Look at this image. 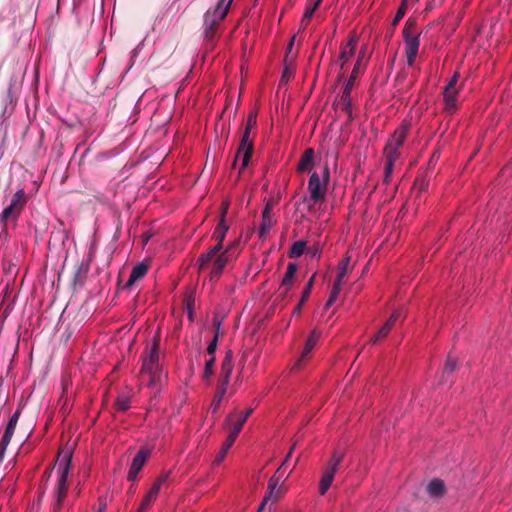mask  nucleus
Masks as SVG:
<instances>
[{
    "instance_id": "22",
    "label": "nucleus",
    "mask_w": 512,
    "mask_h": 512,
    "mask_svg": "<svg viewBox=\"0 0 512 512\" xmlns=\"http://www.w3.org/2000/svg\"><path fill=\"white\" fill-rule=\"evenodd\" d=\"M314 164V150L312 148H307L304 153L302 154L298 165H297V171L298 172H305L307 170H310Z\"/></svg>"
},
{
    "instance_id": "52",
    "label": "nucleus",
    "mask_w": 512,
    "mask_h": 512,
    "mask_svg": "<svg viewBox=\"0 0 512 512\" xmlns=\"http://www.w3.org/2000/svg\"><path fill=\"white\" fill-rule=\"evenodd\" d=\"M295 446H296V444L294 443V444L292 445V447L290 448V450H289V452H288V454H287V456H286L285 460L283 461L282 465L278 468L277 473H279V472L281 471V469L286 465V463L288 462L289 458H290V457H291V455H292V452H293V450H294Z\"/></svg>"
},
{
    "instance_id": "30",
    "label": "nucleus",
    "mask_w": 512,
    "mask_h": 512,
    "mask_svg": "<svg viewBox=\"0 0 512 512\" xmlns=\"http://www.w3.org/2000/svg\"><path fill=\"white\" fill-rule=\"evenodd\" d=\"M235 440L231 439L227 436L225 442L223 443L218 455L215 458V463L219 464L222 462L226 454L228 453L229 449L233 446Z\"/></svg>"
},
{
    "instance_id": "53",
    "label": "nucleus",
    "mask_w": 512,
    "mask_h": 512,
    "mask_svg": "<svg viewBox=\"0 0 512 512\" xmlns=\"http://www.w3.org/2000/svg\"><path fill=\"white\" fill-rule=\"evenodd\" d=\"M271 211H272V204L271 203H267L262 211V217H272L271 216Z\"/></svg>"
},
{
    "instance_id": "25",
    "label": "nucleus",
    "mask_w": 512,
    "mask_h": 512,
    "mask_svg": "<svg viewBox=\"0 0 512 512\" xmlns=\"http://www.w3.org/2000/svg\"><path fill=\"white\" fill-rule=\"evenodd\" d=\"M350 262H351V257L350 256H346L345 258H343L341 260V262L338 265V274H337V278L336 279L343 281V278L350 271Z\"/></svg>"
},
{
    "instance_id": "27",
    "label": "nucleus",
    "mask_w": 512,
    "mask_h": 512,
    "mask_svg": "<svg viewBox=\"0 0 512 512\" xmlns=\"http://www.w3.org/2000/svg\"><path fill=\"white\" fill-rule=\"evenodd\" d=\"M25 203H26L25 192L23 189H20L13 195L10 205H12V207H16L17 209H19L21 211L23 209V207L25 206Z\"/></svg>"
},
{
    "instance_id": "36",
    "label": "nucleus",
    "mask_w": 512,
    "mask_h": 512,
    "mask_svg": "<svg viewBox=\"0 0 512 512\" xmlns=\"http://www.w3.org/2000/svg\"><path fill=\"white\" fill-rule=\"evenodd\" d=\"M274 223L275 221L273 220L272 217H262V222L259 231L260 237H264L270 231Z\"/></svg>"
},
{
    "instance_id": "34",
    "label": "nucleus",
    "mask_w": 512,
    "mask_h": 512,
    "mask_svg": "<svg viewBox=\"0 0 512 512\" xmlns=\"http://www.w3.org/2000/svg\"><path fill=\"white\" fill-rule=\"evenodd\" d=\"M13 435L4 431L0 440V463L3 461L8 445L11 442Z\"/></svg>"
},
{
    "instance_id": "57",
    "label": "nucleus",
    "mask_w": 512,
    "mask_h": 512,
    "mask_svg": "<svg viewBox=\"0 0 512 512\" xmlns=\"http://www.w3.org/2000/svg\"><path fill=\"white\" fill-rule=\"evenodd\" d=\"M303 305H304V303H302V299H300L299 303L293 310V315L299 314L302 310Z\"/></svg>"
},
{
    "instance_id": "12",
    "label": "nucleus",
    "mask_w": 512,
    "mask_h": 512,
    "mask_svg": "<svg viewBox=\"0 0 512 512\" xmlns=\"http://www.w3.org/2000/svg\"><path fill=\"white\" fill-rule=\"evenodd\" d=\"M229 253L230 249L221 250L206 264V266H208L212 263V269L210 271L211 281H217L220 278L226 264L230 260ZM206 268L207 267H205V269Z\"/></svg>"
},
{
    "instance_id": "13",
    "label": "nucleus",
    "mask_w": 512,
    "mask_h": 512,
    "mask_svg": "<svg viewBox=\"0 0 512 512\" xmlns=\"http://www.w3.org/2000/svg\"><path fill=\"white\" fill-rule=\"evenodd\" d=\"M151 454V450L147 447H142L137 454L134 456L131 466L128 471L127 479L129 481H135L137 479L138 473L143 468L147 459Z\"/></svg>"
},
{
    "instance_id": "8",
    "label": "nucleus",
    "mask_w": 512,
    "mask_h": 512,
    "mask_svg": "<svg viewBox=\"0 0 512 512\" xmlns=\"http://www.w3.org/2000/svg\"><path fill=\"white\" fill-rule=\"evenodd\" d=\"M344 459V452L335 450L323 469L322 477L319 482V493L324 495L331 487L334 476L339 469L341 462Z\"/></svg>"
},
{
    "instance_id": "58",
    "label": "nucleus",
    "mask_w": 512,
    "mask_h": 512,
    "mask_svg": "<svg viewBox=\"0 0 512 512\" xmlns=\"http://www.w3.org/2000/svg\"><path fill=\"white\" fill-rule=\"evenodd\" d=\"M270 500H266V498L264 497L261 504L259 505L258 509H257V512H263L264 511V507L265 505L269 502Z\"/></svg>"
},
{
    "instance_id": "6",
    "label": "nucleus",
    "mask_w": 512,
    "mask_h": 512,
    "mask_svg": "<svg viewBox=\"0 0 512 512\" xmlns=\"http://www.w3.org/2000/svg\"><path fill=\"white\" fill-rule=\"evenodd\" d=\"M419 35L420 32L417 29V22L415 18H408L404 28L403 37L406 43V57L408 64H412L415 61L419 48Z\"/></svg>"
},
{
    "instance_id": "64",
    "label": "nucleus",
    "mask_w": 512,
    "mask_h": 512,
    "mask_svg": "<svg viewBox=\"0 0 512 512\" xmlns=\"http://www.w3.org/2000/svg\"><path fill=\"white\" fill-rule=\"evenodd\" d=\"M34 74H35V76H38V74H39V66H35Z\"/></svg>"
},
{
    "instance_id": "1",
    "label": "nucleus",
    "mask_w": 512,
    "mask_h": 512,
    "mask_svg": "<svg viewBox=\"0 0 512 512\" xmlns=\"http://www.w3.org/2000/svg\"><path fill=\"white\" fill-rule=\"evenodd\" d=\"M233 0H219L214 8L208 9L203 17L204 44L214 47L219 38V27L225 19Z\"/></svg>"
},
{
    "instance_id": "24",
    "label": "nucleus",
    "mask_w": 512,
    "mask_h": 512,
    "mask_svg": "<svg viewBox=\"0 0 512 512\" xmlns=\"http://www.w3.org/2000/svg\"><path fill=\"white\" fill-rule=\"evenodd\" d=\"M298 270V265L293 262H289L286 268V272L282 279V286L285 288V290H289L291 286L293 285L294 278L296 275V272Z\"/></svg>"
},
{
    "instance_id": "37",
    "label": "nucleus",
    "mask_w": 512,
    "mask_h": 512,
    "mask_svg": "<svg viewBox=\"0 0 512 512\" xmlns=\"http://www.w3.org/2000/svg\"><path fill=\"white\" fill-rule=\"evenodd\" d=\"M155 499V496L147 493L138 508V512H146L151 507Z\"/></svg>"
},
{
    "instance_id": "62",
    "label": "nucleus",
    "mask_w": 512,
    "mask_h": 512,
    "mask_svg": "<svg viewBox=\"0 0 512 512\" xmlns=\"http://www.w3.org/2000/svg\"><path fill=\"white\" fill-rule=\"evenodd\" d=\"M310 253L313 255V256H316L320 253V250L318 247H315L313 250L310 251Z\"/></svg>"
},
{
    "instance_id": "45",
    "label": "nucleus",
    "mask_w": 512,
    "mask_h": 512,
    "mask_svg": "<svg viewBox=\"0 0 512 512\" xmlns=\"http://www.w3.org/2000/svg\"><path fill=\"white\" fill-rule=\"evenodd\" d=\"M218 338L219 337H218V331H217V332H215V335H214L213 339L208 344V347L206 349V352H207L208 356L215 355V352H216L217 346H218Z\"/></svg>"
},
{
    "instance_id": "50",
    "label": "nucleus",
    "mask_w": 512,
    "mask_h": 512,
    "mask_svg": "<svg viewBox=\"0 0 512 512\" xmlns=\"http://www.w3.org/2000/svg\"><path fill=\"white\" fill-rule=\"evenodd\" d=\"M212 48H213V47H207V46L205 45V52H204V53H203V55H202L201 62H203V63H204V62H207V61H208V62H213V61H214V57H211V58H210V57H209V55H208V50H210V49H212Z\"/></svg>"
},
{
    "instance_id": "32",
    "label": "nucleus",
    "mask_w": 512,
    "mask_h": 512,
    "mask_svg": "<svg viewBox=\"0 0 512 512\" xmlns=\"http://www.w3.org/2000/svg\"><path fill=\"white\" fill-rule=\"evenodd\" d=\"M397 159L385 157L384 183H389Z\"/></svg>"
},
{
    "instance_id": "11",
    "label": "nucleus",
    "mask_w": 512,
    "mask_h": 512,
    "mask_svg": "<svg viewBox=\"0 0 512 512\" xmlns=\"http://www.w3.org/2000/svg\"><path fill=\"white\" fill-rule=\"evenodd\" d=\"M496 27L497 22H491L490 24H482L478 28L477 33L474 36L473 46H479L485 52L493 44L490 38H492Z\"/></svg>"
},
{
    "instance_id": "55",
    "label": "nucleus",
    "mask_w": 512,
    "mask_h": 512,
    "mask_svg": "<svg viewBox=\"0 0 512 512\" xmlns=\"http://www.w3.org/2000/svg\"><path fill=\"white\" fill-rule=\"evenodd\" d=\"M443 101L448 105V82L442 87Z\"/></svg>"
},
{
    "instance_id": "38",
    "label": "nucleus",
    "mask_w": 512,
    "mask_h": 512,
    "mask_svg": "<svg viewBox=\"0 0 512 512\" xmlns=\"http://www.w3.org/2000/svg\"><path fill=\"white\" fill-rule=\"evenodd\" d=\"M370 55H371V50L369 49V47L367 45H364L357 55L355 64H361L362 62L369 61Z\"/></svg>"
},
{
    "instance_id": "56",
    "label": "nucleus",
    "mask_w": 512,
    "mask_h": 512,
    "mask_svg": "<svg viewBox=\"0 0 512 512\" xmlns=\"http://www.w3.org/2000/svg\"><path fill=\"white\" fill-rule=\"evenodd\" d=\"M337 300V297L329 295V298L325 304V309H329L330 306L333 305V303Z\"/></svg>"
},
{
    "instance_id": "23",
    "label": "nucleus",
    "mask_w": 512,
    "mask_h": 512,
    "mask_svg": "<svg viewBox=\"0 0 512 512\" xmlns=\"http://www.w3.org/2000/svg\"><path fill=\"white\" fill-rule=\"evenodd\" d=\"M227 387L228 386H224L223 384H217L216 392L209 408L213 415H218L220 404L227 391Z\"/></svg>"
},
{
    "instance_id": "21",
    "label": "nucleus",
    "mask_w": 512,
    "mask_h": 512,
    "mask_svg": "<svg viewBox=\"0 0 512 512\" xmlns=\"http://www.w3.org/2000/svg\"><path fill=\"white\" fill-rule=\"evenodd\" d=\"M319 338H320V333L317 332L316 330H313L310 333V335L308 336V338L306 340V343H305L304 349L302 351V354H301L300 358L298 359V361L296 363V365L298 367L301 365L302 361H304L305 357L312 351V349L316 345V343L319 340Z\"/></svg>"
},
{
    "instance_id": "44",
    "label": "nucleus",
    "mask_w": 512,
    "mask_h": 512,
    "mask_svg": "<svg viewBox=\"0 0 512 512\" xmlns=\"http://www.w3.org/2000/svg\"><path fill=\"white\" fill-rule=\"evenodd\" d=\"M257 125V113L256 112H250L247 121L245 124L244 130L246 131H252Z\"/></svg>"
},
{
    "instance_id": "19",
    "label": "nucleus",
    "mask_w": 512,
    "mask_h": 512,
    "mask_svg": "<svg viewBox=\"0 0 512 512\" xmlns=\"http://www.w3.org/2000/svg\"><path fill=\"white\" fill-rule=\"evenodd\" d=\"M426 491L431 497L439 498L445 494L446 485L443 480L434 478L428 483Z\"/></svg>"
},
{
    "instance_id": "43",
    "label": "nucleus",
    "mask_w": 512,
    "mask_h": 512,
    "mask_svg": "<svg viewBox=\"0 0 512 512\" xmlns=\"http://www.w3.org/2000/svg\"><path fill=\"white\" fill-rule=\"evenodd\" d=\"M295 66H284V70L280 79V85L286 84L289 79L295 74Z\"/></svg>"
},
{
    "instance_id": "15",
    "label": "nucleus",
    "mask_w": 512,
    "mask_h": 512,
    "mask_svg": "<svg viewBox=\"0 0 512 512\" xmlns=\"http://www.w3.org/2000/svg\"><path fill=\"white\" fill-rule=\"evenodd\" d=\"M233 371V352L228 350L225 354L221 364V371L218 379V384L228 386L230 382V376Z\"/></svg>"
},
{
    "instance_id": "60",
    "label": "nucleus",
    "mask_w": 512,
    "mask_h": 512,
    "mask_svg": "<svg viewBox=\"0 0 512 512\" xmlns=\"http://www.w3.org/2000/svg\"><path fill=\"white\" fill-rule=\"evenodd\" d=\"M309 21H304V15L302 16V19L300 21V28L305 29L308 25Z\"/></svg>"
},
{
    "instance_id": "14",
    "label": "nucleus",
    "mask_w": 512,
    "mask_h": 512,
    "mask_svg": "<svg viewBox=\"0 0 512 512\" xmlns=\"http://www.w3.org/2000/svg\"><path fill=\"white\" fill-rule=\"evenodd\" d=\"M405 318V314L403 309H397L395 310L390 318L384 323V325L379 329L377 334L371 339L372 343H377L381 339L385 338L392 327L398 322H402Z\"/></svg>"
},
{
    "instance_id": "7",
    "label": "nucleus",
    "mask_w": 512,
    "mask_h": 512,
    "mask_svg": "<svg viewBox=\"0 0 512 512\" xmlns=\"http://www.w3.org/2000/svg\"><path fill=\"white\" fill-rule=\"evenodd\" d=\"M410 129V122L403 121L402 124L395 129L393 134L388 139L384 147V156L398 159L400 152L399 149L404 144Z\"/></svg>"
},
{
    "instance_id": "61",
    "label": "nucleus",
    "mask_w": 512,
    "mask_h": 512,
    "mask_svg": "<svg viewBox=\"0 0 512 512\" xmlns=\"http://www.w3.org/2000/svg\"><path fill=\"white\" fill-rule=\"evenodd\" d=\"M213 324H214V326H215V328H216V331H215V332H217V331L219 332V330H220V326H221V322H220V321H218L217 319H214Z\"/></svg>"
},
{
    "instance_id": "16",
    "label": "nucleus",
    "mask_w": 512,
    "mask_h": 512,
    "mask_svg": "<svg viewBox=\"0 0 512 512\" xmlns=\"http://www.w3.org/2000/svg\"><path fill=\"white\" fill-rule=\"evenodd\" d=\"M237 417L235 413H230L223 423L224 428L228 431V437L235 441L245 424Z\"/></svg>"
},
{
    "instance_id": "31",
    "label": "nucleus",
    "mask_w": 512,
    "mask_h": 512,
    "mask_svg": "<svg viewBox=\"0 0 512 512\" xmlns=\"http://www.w3.org/2000/svg\"><path fill=\"white\" fill-rule=\"evenodd\" d=\"M296 35H294L287 47L285 57H284V64H293L296 61V52L293 50L294 41H295Z\"/></svg>"
},
{
    "instance_id": "4",
    "label": "nucleus",
    "mask_w": 512,
    "mask_h": 512,
    "mask_svg": "<svg viewBox=\"0 0 512 512\" xmlns=\"http://www.w3.org/2000/svg\"><path fill=\"white\" fill-rule=\"evenodd\" d=\"M71 461H72L71 453H66L63 456L62 460L60 461V464H59L60 475H59L57 485L55 488V492H54L55 502L52 506L51 512H60L63 501L66 498L67 490H68L67 478H68V474L70 471Z\"/></svg>"
},
{
    "instance_id": "41",
    "label": "nucleus",
    "mask_w": 512,
    "mask_h": 512,
    "mask_svg": "<svg viewBox=\"0 0 512 512\" xmlns=\"http://www.w3.org/2000/svg\"><path fill=\"white\" fill-rule=\"evenodd\" d=\"M115 408L117 411L125 412L130 408V400L127 397H119L115 402Z\"/></svg>"
},
{
    "instance_id": "54",
    "label": "nucleus",
    "mask_w": 512,
    "mask_h": 512,
    "mask_svg": "<svg viewBox=\"0 0 512 512\" xmlns=\"http://www.w3.org/2000/svg\"><path fill=\"white\" fill-rule=\"evenodd\" d=\"M160 486L158 484H156L155 482L153 483L152 487L150 488V490L148 491V493L152 494L153 496H155L157 498L158 496V493L160 491Z\"/></svg>"
},
{
    "instance_id": "29",
    "label": "nucleus",
    "mask_w": 512,
    "mask_h": 512,
    "mask_svg": "<svg viewBox=\"0 0 512 512\" xmlns=\"http://www.w3.org/2000/svg\"><path fill=\"white\" fill-rule=\"evenodd\" d=\"M322 0H309L306 9L304 11V21H310L315 11L319 8Z\"/></svg>"
},
{
    "instance_id": "26",
    "label": "nucleus",
    "mask_w": 512,
    "mask_h": 512,
    "mask_svg": "<svg viewBox=\"0 0 512 512\" xmlns=\"http://www.w3.org/2000/svg\"><path fill=\"white\" fill-rule=\"evenodd\" d=\"M215 355L208 356V359L205 361V367L203 372V380L209 381L214 373V365H215Z\"/></svg>"
},
{
    "instance_id": "49",
    "label": "nucleus",
    "mask_w": 512,
    "mask_h": 512,
    "mask_svg": "<svg viewBox=\"0 0 512 512\" xmlns=\"http://www.w3.org/2000/svg\"><path fill=\"white\" fill-rule=\"evenodd\" d=\"M239 246L238 241H234L228 245L226 249H230L229 258L236 257L235 249Z\"/></svg>"
},
{
    "instance_id": "51",
    "label": "nucleus",
    "mask_w": 512,
    "mask_h": 512,
    "mask_svg": "<svg viewBox=\"0 0 512 512\" xmlns=\"http://www.w3.org/2000/svg\"><path fill=\"white\" fill-rule=\"evenodd\" d=\"M169 477V473L168 472H163L155 481L156 484H158L160 487L162 486L163 483H165L167 481Z\"/></svg>"
},
{
    "instance_id": "46",
    "label": "nucleus",
    "mask_w": 512,
    "mask_h": 512,
    "mask_svg": "<svg viewBox=\"0 0 512 512\" xmlns=\"http://www.w3.org/2000/svg\"><path fill=\"white\" fill-rule=\"evenodd\" d=\"M457 80V75H453L452 78H450V90L452 89V86L454 85V83L456 82ZM449 103H450V112L452 111V109H456L457 108V101H456V98L454 95H452V93L450 92V100H449Z\"/></svg>"
},
{
    "instance_id": "9",
    "label": "nucleus",
    "mask_w": 512,
    "mask_h": 512,
    "mask_svg": "<svg viewBox=\"0 0 512 512\" xmlns=\"http://www.w3.org/2000/svg\"><path fill=\"white\" fill-rule=\"evenodd\" d=\"M361 73V66H354L352 73L345 84V87L342 91L340 97V105L345 113L348 115L349 119H352V100H351V91L354 87L355 81L358 75Z\"/></svg>"
},
{
    "instance_id": "3",
    "label": "nucleus",
    "mask_w": 512,
    "mask_h": 512,
    "mask_svg": "<svg viewBox=\"0 0 512 512\" xmlns=\"http://www.w3.org/2000/svg\"><path fill=\"white\" fill-rule=\"evenodd\" d=\"M228 212V204L223 203L222 212H221V220L217 227L213 232V238L217 241V244L210 248L206 253H202L198 260L197 265L200 271L205 270L206 264L218 253L222 250V243L225 239L226 233L229 229V226L225 223V216Z\"/></svg>"
},
{
    "instance_id": "2",
    "label": "nucleus",
    "mask_w": 512,
    "mask_h": 512,
    "mask_svg": "<svg viewBox=\"0 0 512 512\" xmlns=\"http://www.w3.org/2000/svg\"><path fill=\"white\" fill-rule=\"evenodd\" d=\"M160 330L154 334L152 343L147 347L142 357L141 373L143 378L148 377V385L154 386L160 379L161 371L159 366Z\"/></svg>"
},
{
    "instance_id": "20",
    "label": "nucleus",
    "mask_w": 512,
    "mask_h": 512,
    "mask_svg": "<svg viewBox=\"0 0 512 512\" xmlns=\"http://www.w3.org/2000/svg\"><path fill=\"white\" fill-rule=\"evenodd\" d=\"M280 476L273 475L268 482V492L265 495L266 500L277 501L281 497V490L278 488Z\"/></svg>"
},
{
    "instance_id": "40",
    "label": "nucleus",
    "mask_w": 512,
    "mask_h": 512,
    "mask_svg": "<svg viewBox=\"0 0 512 512\" xmlns=\"http://www.w3.org/2000/svg\"><path fill=\"white\" fill-rule=\"evenodd\" d=\"M407 2L405 0H402L401 5L399 6L397 13L393 19L392 25L396 26L399 21L404 17L406 11H407Z\"/></svg>"
},
{
    "instance_id": "42",
    "label": "nucleus",
    "mask_w": 512,
    "mask_h": 512,
    "mask_svg": "<svg viewBox=\"0 0 512 512\" xmlns=\"http://www.w3.org/2000/svg\"><path fill=\"white\" fill-rule=\"evenodd\" d=\"M315 276H316V274H313L312 277L308 280V282L306 283V285L304 287V290L301 295L302 303H305L311 294Z\"/></svg>"
},
{
    "instance_id": "18",
    "label": "nucleus",
    "mask_w": 512,
    "mask_h": 512,
    "mask_svg": "<svg viewBox=\"0 0 512 512\" xmlns=\"http://www.w3.org/2000/svg\"><path fill=\"white\" fill-rule=\"evenodd\" d=\"M358 45V39L355 35L351 36L346 44L342 45L340 58L343 64L352 61L353 55L355 54Z\"/></svg>"
},
{
    "instance_id": "59",
    "label": "nucleus",
    "mask_w": 512,
    "mask_h": 512,
    "mask_svg": "<svg viewBox=\"0 0 512 512\" xmlns=\"http://www.w3.org/2000/svg\"><path fill=\"white\" fill-rule=\"evenodd\" d=\"M138 52H139V49H138V48H136V49H134V50H133V52H132V56H131V60H130V61H131V63H130V64H134V62L136 61V56H137Z\"/></svg>"
},
{
    "instance_id": "33",
    "label": "nucleus",
    "mask_w": 512,
    "mask_h": 512,
    "mask_svg": "<svg viewBox=\"0 0 512 512\" xmlns=\"http://www.w3.org/2000/svg\"><path fill=\"white\" fill-rule=\"evenodd\" d=\"M21 415V410L17 409L14 414L10 417L7 426L5 428V432L14 435L18 420Z\"/></svg>"
},
{
    "instance_id": "28",
    "label": "nucleus",
    "mask_w": 512,
    "mask_h": 512,
    "mask_svg": "<svg viewBox=\"0 0 512 512\" xmlns=\"http://www.w3.org/2000/svg\"><path fill=\"white\" fill-rule=\"evenodd\" d=\"M20 212L21 211L16 207H12V205H9L0 214V222L5 225L10 217L17 218Z\"/></svg>"
},
{
    "instance_id": "39",
    "label": "nucleus",
    "mask_w": 512,
    "mask_h": 512,
    "mask_svg": "<svg viewBox=\"0 0 512 512\" xmlns=\"http://www.w3.org/2000/svg\"><path fill=\"white\" fill-rule=\"evenodd\" d=\"M427 187H428V180L425 177L420 176L415 179L414 184H413L414 191L421 193V192L425 191L427 189Z\"/></svg>"
},
{
    "instance_id": "48",
    "label": "nucleus",
    "mask_w": 512,
    "mask_h": 512,
    "mask_svg": "<svg viewBox=\"0 0 512 512\" xmlns=\"http://www.w3.org/2000/svg\"><path fill=\"white\" fill-rule=\"evenodd\" d=\"M253 413V408H248L244 412L237 415L240 420H242L244 423L247 421L248 417Z\"/></svg>"
},
{
    "instance_id": "10",
    "label": "nucleus",
    "mask_w": 512,
    "mask_h": 512,
    "mask_svg": "<svg viewBox=\"0 0 512 512\" xmlns=\"http://www.w3.org/2000/svg\"><path fill=\"white\" fill-rule=\"evenodd\" d=\"M254 149L253 138L250 131H243L236 158L241 157V170L245 169L252 157ZM237 159H235L236 161Z\"/></svg>"
},
{
    "instance_id": "35",
    "label": "nucleus",
    "mask_w": 512,
    "mask_h": 512,
    "mask_svg": "<svg viewBox=\"0 0 512 512\" xmlns=\"http://www.w3.org/2000/svg\"><path fill=\"white\" fill-rule=\"evenodd\" d=\"M305 248H306V243L304 241H301V240L296 241L290 249L289 257H291V258L300 257L304 253Z\"/></svg>"
},
{
    "instance_id": "5",
    "label": "nucleus",
    "mask_w": 512,
    "mask_h": 512,
    "mask_svg": "<svg viewBox=\"0 0 512 512\" xmlns=\"http://www.w3.org/2000/svg\"><path fill=\"white\" fill-rule=\"evenodd\" d=\"M329 180L330 170L328 164L323 166L321 175L317 172L311 174L308 181V191L310 193V199L314 203L324 200Z\"/></svg>"
},
{
    "instance_id": "63",
    "label": "nucleus",
    "mask_w": 512,
    "mask_h": 512,
    "mask_svg": "<svg viewBox=\"0 0 512 512\" xmlns=\"http://www.w3.org/2000/svg\"><path fill=\"white\" fill-rule=\"evenodd\" d=\"M188 317L189 319L192 321L193 320V312L192 310L189 308V313H188Z\"/></svg>"
},
{
    "instance_id": "47",
    "label": "nucleus",
    "mask_w": 512,
    "mask_h": 512,
    "mask_svg": "<svg viewBox=\"0 0 512 512\" xmlns=\"http://www.w3.org/2000/svg\"><path fill=\"white\" fill-rule=\"evenodd\" d=\"M341 287H342V281L336 279V281L333 284V287H332V290L330 292V295L335 296V297L338 298L339 293L341 291Z\"/></svg>"
},
{
    "instance_id": "17",
    "label": "nucleus",
    "mask_w": 512,
    "mask_h": 512,
    "mask_svg": "<svg viewBox=\"0 0 512 512\" xmlns=\"http://www.w3.org/2000/svg\"><path fill=\"white\" fill-rule=\"evenodd\" d=\"M149 265L145 262L136 264L130 273V276L125 284L126 288H131L137 281L141 280L148 272Z\"/></svg>"
}]
</instances>
